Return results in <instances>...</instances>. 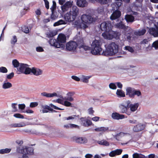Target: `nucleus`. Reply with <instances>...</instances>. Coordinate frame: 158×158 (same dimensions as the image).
Here are the masks:
<instances>
[{"instance_id":"nucleus-51","label":"nucleus","mask_w":158,"mask_h":158,"mask_svg":"<svg viewBox=\"0 0 158 158\" xmlns=\"http://www.w3.org/2000/svg\"><path fill=\"white\" fill-rule=\"evenodd\" d=\"M38 105V103L37 102H32L30 103V106L31 108H33L37 106Z\"/></svg>"},{"instance_id":"nucleus-20","label":"nucleus","mask_w":158,"mask_h":158,"mask_svg":"<svg viewBox=\"0 0 158 158\" xmlns=\"http://www.w3.org/2000/svg\"><path fill=\"white\" fill-rule=\"evenodd\" d=\"M125 19L128 23H132L135 20L134 16L131 15L127 14L125 16Z\"/></svg>"},{"instance_id":"nucleus-8","label":"nucleus","mask_w":158,"mask_h":158,"mask_svg":"<svg viewBox=\"0 0 158 158\" xmlns=\"http://www.w3.org/2000/svg\"><path fill=\"white\" fill-rule=\"evenodd\" d=\"M112 26L109 21H104L100 25V29L102 31L104 32H107L109 31L110 28H112Z\"/></svg>"},{"instance_id":"nucleus-23","label":"nucleus","mask_w":158,"mask_h":158,"mask_svg":"<svg viewBox=\"0 0 158 158\" xmlns=\"http://www.w3.org/2000/svg\"><path fill=\"white\" fill-rule=\"evenodd\" d=\"M74 94L75 93L74 92H69L67 94V96L65 97L64 99L70 102L73 101L74 100V99L73 98V96Z\"/></svg>"},{"instance_id":"nucleus-6","label":"nucleus","mask_w":158,"mask_h":158,"mask_svg":"<svg viewBox=\"0 0 158 158\" xmlns=\"http://www.w3.org/2000/svg\"><path fill=\"white\" fill-rule=\"evenodd\" d=\"M112 28H110L109 31L102 33V36L105 39L111 40L116 38L118 36V32L112 30Z\"/></svg>"},{"instance_id":"nucleus-60","label":"nucleus","mask_w":158,"mask_h":158,"mask_svg":"<svg viewBox=\"0 0 158 158\" xmlns=\"http://www.w3.org/2000/svg\"><path fill=\"white\" fill-rule=\"evenodd\" d=\"M36 14L39 16L41 15V12L40 8L37 9L35 11Z\"/></svg>"},{"instance_id":"nucleus-27","label":"nucleus","mask_w":158,"mask_h":158,"mask_svg":"<svg viewBox=\"0 0 158 158\" xmlns=\"http://www.w3.org/2000/svg\"><path fill=\"white\" fill-rule=\"evenodd\" d=\"M91 2H94L95 1H98L102 4H107L111 2V0H89Z\"/></svg>"},{"instance_id":"nucleus-62","label":"nucleus","mask_w":158,"mask_h":158,"mask_svg":"<svg viewBox=\"0 0 158 158\" xmlns=\"http://www.w3.org/2000/svg\"><path fill=\"white\" fill-rule=\"evenodd\" d=\"M36 51L38 52H42L44 51V50L42 47H39L36 48Z\"/></svg>"},{"instance_id":"nucleus-22","label":"nucleus","mask_w":158,"mask_h":158,"mask_svg":"<svg viewBox=\"0 0 158 158\" xmlns=\"http://www.w3.org/2000/svg\"><path fill=\"white\" fill-rule=\"evenodd\" d=\"M77 4L78 6L83 7L87 6V3L85 0H77Z\"/></svg>"},{"instance_id":"nucleus-10","label":"nucleus","mask_w":158,"mask_h":158,"mask_svg":"<svg viewBox=\"0 0 158 158\" xmlns=\"http://www.w3.org/2000/svg\"><path fill=\"white\" fill-rule=\"evenodd\" d=\"M114 26L115 28L123 30L124 31H126L128 29L130 30L131 28L130 27L126 26L122 21L115 24Z\"/></svg>"},{"instance_id":"nucleus-9","label":"nucleus","mask_w":158,"mask_h":158,"mask_svg":"<svg viewBox=\"0 0 158 158\" xmlns=\"http://www.w3.org/2000/svg\"><path fill=\"white\" fill-rule=\"evenodd\" d=\"M77 42L78 44V48L80 49H83L85 51L91 50V47L85 44L83 38L78 40Z\"/></svg>"},{"instance_id":"nucleus-18","label":"nucleus","mask_w":158,"mask_h":158,"mask_svg":"<svg viewBox=\"0 0 158 158\" xmlns=\"http://www.w3.org/2000/svg\"><path fill=\"white\" fill-rule=\"evenodd\" d=\"M111 117L113 119L116 120L123 119L125 118V115H124L120 114L117 112L112 113Z\"/></svg>"},{"instance_id":"nucleus-29","label":"nucleus","mask_w":158,"mask_h":158,"mask_svg":"<svg viewBox=\"0 0 158 158\" xmlns=\"http://www.w3.org/2000/svg\"><path fill=\"white\" fill-rule=\"evenodd\" d=\"M109 130V128L108 127H101L94 129V131L97 132H105L106 131H108Z\"/></svg>"},{"instance_id":"nucleus-34","label":"nucleus","mask_w":158,"mask_h":158,"mask_svg":"<svg viewBox=\"0 0 158 158\" xmlns=\"http://www.w3.org/2000/svg\"><path fill=\"white\" fill-rule=\"evenodd\" d=\"M24 126V123H12L10 125L11 127H23Z\"/></svg>"},{"instance_id":"nucleus-4","label":"nucleus","mask_w":158,"mask_h":158,"mask_svg":"<svg viewBox=\"0 0 158 158\" xmlns=\"http://www.w3.org/2000/svg\"><path fill=\"white\" fill-rule=\"evenodd\" d=\"M81 19L82 22L83 23L82 26L85 28L88 27L87 24H89L95 21V19L92 16L86 14H83L81 15Z\"/></svg>"},{"instance_id":"nucleus-31","label":"nucleus","mask_w":158,"mask_h":158,"mask_svg":"<svg viewBox=\"0 0 158 158\" xmlns=\"http://www.w3.org/2000/svg\"><path fill=\"white\" fill-rule=\"evenodd\" d=\"M97 143L99 144L104 146H109L110 145L109 142L104 139H103L101 141H97Z\"/></svg>"},{"instance_id":"nucleus-37","label":"nucleus","mask_w":158,"mask_h":158,"mask_svg":"<svg viewBox=\"0 0 158 158\" xmlns=\"http://www.w3.org/2000/svg\"><path fill=\"white\" fill-rule=\"evenodd\" d=\"M12 63L15 68H17L19 66V65H20L19 62L16 59L13 60Z\"/></svg>"},{"instance_id":"nucleus-48","label":"nucleus","mask_w":158,"mask_h":158,"mask_svg":"<svg viewBox=\"0 0 158 158\" xmlns=\"http://www.w3.org/2000/svg\"><path fill=\"white\" fill-rule=\"evenodd\" d=\"M109 87L111 89H116V86L114 83H111L110 84Z\"/></svg>"},{"instance_id":"nucleus-56","label":"nucleus","mask_w":158,"mask_h":158,"mask_svg":"<svg viewBox=\"0 0 158 158\" xmlns=\"http://www.w3.org/2000/svg\"><path fill=\"white\" fill-rule=\"evenodd\" d=\"M14 76V73L13 72H12L7 76L6 78L8 79H12Z\"/></svg>"},{"instance_id":"nucleus-28","label":"nucleus","mask_w":158,"mask_h":158,"mask_svg":"<svg viewBox=\"0 0 158 158\" xmlns=\"http://www.w3.org/2000/svg\"><path fill=\"white\" fill-rule=\"evenodd\" d=\"M150 33L154 37H157L158 36V27H156V29L152 28L150 30Z\"/></svg>"},{"instance_id":"nucleus-19","label":"nucleus","mask_w":158,"mask_h":158,"mask_svg":"<svg viewBox=\"0 0 158 158\" xmlns=\"http://www.w3.org/2000/svg\"><path fill=\"white\" fill-rule=\"evenodd\" d=\"M123 152L122 149H117L111 151L109 154V156L111 157L120 155Z\"/></svg>"},{"instance_id":"nucleus-32","label":"nucleus","mask_w":158,"mask_h":158,"mask_svg":"<svg viewBox=\"0 0 158 158\" xmlns=\"http://www.w3.org/2000/svg\"><path fill=\"white\" fill-rule=\"evenodd\" d=\"M146 31L145 29H143L142 30L138 31H135L134 34L135 35L138 36H141L144 35L146 32Z\"/></svg>"},{"instance_id":"nucleus-11","label":"nucleus","mask_w":158,"mask_h":158,"mask_svg":"<svg viewBox=\"0 0 158 158\" xmlns=\"http://www.w3.org/2000/svg\"><path fill=\"white\" fill-rule=\"evenodd\" d=\"M130 102L128 101L127 102V105L125 106L123 105H121L119 106V108L121 110V113H125L128 115H130L131 114V112L128 111L129 109V104Z\"/></svg>"},{"instance_id":"nucleus-41","label":"nucleus","mask_w":158,"mask_h":158,"mask_svg":"<svg viewBox=\"0 0 158 158\" xmlns=\"http://www.w3.org/2000/svg\"><path fill=\"white\" fill-rule=\"evenodd\" d=\"M42 107L44 109H46V110H48L51 111H53L55 112H56V110H54L52 109L49 106H48V105L43 106Z\"/></svg>"},{"instance_id":"nucleus-58","label":"nucleus","mask_w":158,"mask_h":158,"mask_svg":"<svg viewBox=\"0 0 158 158\" xmlns=\"http://www.w3.org/2000/svg\"><path fill=\"white\" fill-rule=\"evenodd\" d=\"M45 3V7L47 9L49 8V2L47 0H43Z\"/></svg>"},{"instance_id":"nucleus-55","label":"nucleus","mask_w":158,"mask_h":158,"mask_svg":"<svg viewBox=\"0 0 158 158\" xmlns=\"http://www.w3.org/2000/svg\"><path fill=\"white\" fill-rule=\"evenodd\" d=\"M64 5L66 6L68 8H69L72 6V4L70 2L68 1L65 2V3L64 4Z\"/></svg>"},{"instance_id":"nucleus-57","label":"nucleus","mask_w":158,"mask_h":158,"mask_svg":"<svg viewBox=\"0 0 158 158\" xmlns=\"http://www.w3.org/2000/svg\"><path fill=\"white\" fill-rule=\"evenodd\" d=\"M36 76H38L42 74V71L39 69H36Z\"/></svg>"},{"instance_id":"nucleus-44","label":"nucleus","mask_w":158,"mask_h":158,"mask_svg":"<svg viewBox=\"0 0 158 158\" xmlns=\"http://www.w3.org/2000/svg\"><path fill=\"white\" fill-rule=\"evenodd\" d=\"M8 71L7 69L4 67H0V72L3 73H7Z\"/></svg>"},{"instance_id":"nucleus-42","label":"nucleus","mask_w":158,"mask_h":158,"mask_svg":"<svg viewBox=\"0 0 158 158\" xmlns=\"http://www.w3.org/2000/svg\"><path fill=\"white\" fill-rule=\"evenodd\" d=\"M78 118L79 117V115H73L71 116H69L68 117H65V118L64 119L66 120H69L70 119H74L75 118H76V117Z\"/></svg>"},{"instance_id":"nucleus-45","label":"nucleus","mask_w":158,"mask_h":158,"mask_svg":"<svg viewBox=\"0 0 158 158\" xmlns=\"http://www.w3.org/2000/svg\"><path fill=\"white\" fill-rule=\"evenodd\" d=\"M14 116L17 118H23L24 116L21 114L19 113H16L14 114Z\"/></svg>"},{"instance_id":"nucleus-14","label":"nucleus","mask_w":158,"mask_h":158,"mask_svg":"<svg viewBox=\"0 0 158 158\" xmlns=\"http://www.w3.org/2000/svg\"><path fill=\"white\" fill-rule=\"evenodd\" d=\"M33 149L32 147H26L24 148H23L21 152V153L27 154L29 155H31L33 153Z\"/></svg>"},{"instance_id":"nucleus-63","label":"nucleus","mask_w":158,"mask_h":158,"mask_svg":"<svg viewBox=\"0 0 158 158\" xmlns=\"http://www.w3.org/2000/svg\"><path fill=\"white\" fill-rule=\"evenodd\" d=\"M72 78L74 80L77 81H80V78L76 76H72Z\"/></svg>"},{"instance_id":"nucleus-61","label":"nucleus","mask_w":158,"mask_h":158,"mask_svg":"<svg viewBox=\"0 0 158 158\" xmlns=\"http://www.w3.org/2000/svg\"><path fill=\"white\" fill-rule=\"evenodd\" d=\"M88 111L89 114H90L93 115L94 114V110H93V108H92V107H91V108H89L88 109Z\"/></svg>"},{"instance_id":"nucleus-25","label":"nucleus","mask_w":158,"mask_h":158,"mask_svg":"<svg viewBox=\"0 0 158 158\" xmlns=\"http://www.w3.org/2000/svg\"><path fill=\"white\" fill-rule=\"evenodd\" d=\"M139 106V104L138 103H135L134 104H131L129 105V108H130V110L131 112H134L136 111Z\"/></svg>"},{"instance_id":"nucleus-43","label":"nucleus","mask_w":158,"mask_h":158,"mask_svg":"<svg viewBox=\"0 0 158 158\" xmlns=\"http://www.w3.org/2000/svg\"><path fill=\"white\" fill-rule=\"evenodd\" d=\"M125 49L126 50H127L128 51L132 53L134 52V50L133 48L130 46H126L125 47Z\"/></svg>"},{"instance_id":"nucleus-13","label":"nucleus","mask_w":158,"mask_h":158,"mask_svg":"<svg viewBox=\"0 0 158 158\" xmlns=\"http://www.w3.org/2000/svg\"><path fill=\"white\" fill-rule=\"evenodd\" d=\"M73 140L79 144H84L87 143L88 140L85 137H73Z\"/></svg>"},{"instance_id":"nucleus-16","label":"nucleus","mask_w":158,"mask_h":158,"mask_svg":"<svg viewBox=\"0 0 158 158\" xmlns=\"http://www.w3.org/2000/svg\"><path fill=\"white\" fill-rule=\"evenodd\" d=\"M83 125L85 127H88L91 125L92 122L89 119H86L85 118L81 117L80 118Z\"/></svg>"},{"instance_id":"nucleus-38","label":"nucleus","mask_w":158,"mask_h":158,"mask_svg":"<svg viewBox=\"0 0 158 158\" xmlns=\"http://www.w3.org/2000/svg\"><path fill=\"white\" fill-rule=\"evenodd\" d=\"M56 2L54 1H53L52 5L50 8V9L51 10V12H53V11H55V10L56 9Z\"/></svg>"},{"instance_id":"nucleus-53","label":"nucleus","mask_w":158,"mask_h":158,"mask_svg":"<svg viewBox=\"0 0 158 158\" xmlns=\"http://www.w3.org/2000/svg\"><path fill=\"white\" fill-rule=\"evenodd\" d=\"M122 1L116 2L115 3V6L116 8H118L122 4Z\"/></svg>"},{"instance_id":"nucleus-64","label":"nucleus","mask_w":158,"mask_h":158,"mask_svg":"<svg viewBox=\"0 0 158 158\" xmlns=\"http://www.w3.org/2000/svg\"><path fill=\"white\" fill-rule=\"evenodd\" d=\"M25 107V105L24 104H21L19 105V108L21 110H23Z\"/></svg>"},{"instance_id":"nucleus-3","label":"nucleus","mask_w":158,"mask_h":158,"mask_svg":"<svg viewBox=\"0 0 158 158\" xmlns=\"http://www.w3.org/2000/svg\"><path fill=\"white\" fill-rule=\"evenodd\" d=\"M102 43L100 39H95L91 44V53L93 55H102Z\"/></svg>"},{"instance_id":"nucleus-40","label":"nucleus","mask_w":158,"mask_h":158,"mask_svg":"<svg viewBox=\"0 0 158 158\" xmlns=\"http://www.w3.org/2000/svg\"><path fill=\"white\" fill-rule=\"evenodd\" d=\"M17 37L15 35H14L13 36L12 39H11V44L15 45V43L17 42Z\"/></svg>"},{"instance_id":"nucleus-21","label":"nucleus","mask_w":158,"mask_h":158,"mask_svg":"<svg viewBox=\"0 0 158 158\" xmlns=\"http://www.w3.org/2000/svg\"><path fill=\"white\" fill-rule=\"evenodd\" d=\"M78 9L77 6H73L72 10L69 12L73 15V17L76 18L78 14Z\"/></svg>"},{"instance_id":"nucleus-47","label":"nucleus","mask_w":158,"mask_h":158,"mask_svg":"<svg viewBox=\"0 0 158 158\" xmlns=\"http://www.w3.org/2000/svg\"><path fill=\"white\" fill-rule=\"evenodd\" d=\"M152 47H154L155 49L158 48V40L154 42L152 44Z\"/></svg>"},{"instance_id":"nucleus-46","label":"nucleus","mask_w":158,"mask_h":158,"mask_svg":"<svg viewBox=\"0 0 158 158\" xmlns=\"http://www.w3.org/2000/svg\"><path fill=\"white\" fill-rule=\"evenodd\" d=\"M31 72V68L29 67H27L24 71L23 72V73L26 74H28L30 73Z\"/></svg>"},{"instance_id":"nucleus-49","label":"nucleus","mask_w":158,"mask_h":158,"mask_svg":"<svg viewBox=\"0 0 158 158\" xmlns=\"http://www.w3.org/2000/svg\"><path fill=\"white\" fill-rule=\"evenodd\" d=\"M22 30L23 32L26 33H28L29 32V29L27 26L23 27L22 28Z\"/></svg>"},{"instance_id":"nucleus-39","label":"nucleus","mask_w":158,"mask_h":158,"mask_svg":"<svg viewBox=\"0 0 158 158\" xmlns=\"http://www.w3.org/2000/svg\"><path fill=\"white\" fill-rule=\"evenodd\" d=\"M90 77L85 76H83L82 78L81 79V81L84 83H88L89 81L88 79Z\"/></svg>"},{"instance_id":"nucleus-7","label":"nucleus","mask_w":158,"mask_h":158,"mask_svg":"<svg viewBox=\"0 0 158 158\" xmlns=\"http://www.w3.org/2000/svg\"><path fill=\"white\" fill-rule=\"evenodd\" d=\"M78 47V43L74 41H71L68 42L66 44V49L67 51L76 52L77 48Z\"/></svg>"},{"instance_id":"nucleus-30","label":"nucleus","mask_w":158,"mask_h":158,"mask_svg":"<svg viewBox=\"0 0 158 158\" xmlns=\"http://www.w3.org/2000/svg\"><path fill=\"white\" fill-rule=\"evenodd\" d=\"M116 94L119 97H124L125 96V92L121 89H117Z\"/></svg>"},{"instance_id":"nucleus-50","label":"nucleus","mask_w":158,"mask_h":158,"mask_svg":"<svg viewBox=\"0 0 158 158\" xmlns=\"http://www.w3.org/2000/svg\"><path fill=\"white\" fill-rule=\"evenodd\" d=\"M50 106L52 107L53 108L56 109V110H64V109H62L60 108H59L56 106L52 104H50Z\"/></svg>"},{"instance_id":"nucleus-2","label":"nucleus","mask_w":158,"mask_h":158,"mask_svg":"<svg viewBox=\"0 0 158 158\" xmlns=\"http://www.w3.org/2000/svg\"><path fill=\"white\" fill-rule=\"evenodd\" d=\"M105 51H103L102 55L107 56H114L118 52V45L115 43L111 42L109 44Z\"/></svg>"},{"instance_id":"nucleus-24","label":"nucleus","mask_w":158,"mask_h":158,"mask_svg":"<svg viewBox=\"0 0 158 158\" xmlns=\"http://www.w3.org/2000/svg\"><path fill=\"white\" fill-rule=\"evenodd\" d=\"M41 95L47 98L53 97L54 96H57V94L56 93H53L52 94H51L47 93L46 92H44L41 93Z\"/></svg>"},{"instance_id":"nucleus-12","label":"nucleus","mask_w":158,"mask_h":158,"mask_svg":"<svg viewBox=\"0 0 158 158\" xmlns=\"http://www.w3.org/2000/svg\"><path fill=\"white\" fill-rule=\"evenodd\" d=\"M145 126L144 124L139 123L135 126L133 128V131L137 132L141 131L144 129Z\"/></svg>"},{"instance_id":"nucleus-54","label":"nucleus","mask_w":158,"mask_h":158,"mask_svg":"<svg viewBox=\"0 0 158 158\" xmlns=\"http://www.w3.org/2000/svg\"><path fill=\"white\" fill-rule=\"evenodd\" d=\"M72 104L70 102H69L67 101H64V105L65 106L69 107L71 106Z\"/></svg>"},{"instance_id":"nucleus-26","label":"nucleus","mask_w":158,"mask_h":158,"mask_svg":"<svg viewBox=\"0 0 158 158\" xmlns=\"http://www.w3.org/2000/svg\"><path fill=\"white\" fill-rule=\"evenodd\" d=\"M28 66L27 64H24L23 63L20 64L19 67L18 69V71L22 73H23L27 67Z\"/></svg>"},{"instance_id":"nucleus-1","label":"nucleus","mask_w":158,"mask_h":158,"mask_svg":"<svg viewBox=\"0 0 158 158\" xmlns=\"http://www.w3.org/2000/svg\"><path fill=\"white\" fill-rule=\"evenodd\" d=\"M66 37L63 34L59 35L57 40L52 39L49 41V44L56 48L64 49L65 47L64 44L66 42Z\"/></svg>"},{"instance_id":"nucleus-15","label":"nucleus","mask_w":158,"mask_h":158,"mask_svg":"<svg viewBox=\"0 0 158 158\" xmlns=\"http://www.w3.org/2000/svg\"><path fill=\"white\" fill-rule=\"evenodd\" d=\"M73 15L70 12L66 13L64 16V19L66 21L69 22H72L76 18L73 17Z\"/></svg>"},{"instance_id":"nucleus-35","label":"nucleus","mask_w":158,"mask_h":158,"mask_svg":"<svg viewBox=\"0 0 158 158\" xmlns=\"http://www.w3.org/2000/svg\"><path fill=\"white\" fill-rule=\"evenodd\" d=\"M11 151L10 148H6L5 149H2L0 150V154H4L5 153H8Z\"/></svg>"},{"instance_id":"nucleus-52","label":"nucleus","mask_w":158,"mask_h":158,"mask_svg":"<svg viewBox=\"0 0 158 158\" xmlns=\"http://www.w3.org/2000/svg\"><path fill=\"white\" fill-rule=\"evenodd\" d=\"M16 103H12V107L13 108V111L16 112L17 111L18 109L17 107L16 106Z\"/></svg>"},{"instance_id":"nucleus-36","label":"nucleus","mask_w":158,"mask_h":158,"mask_svg":"<svg viewBox=\"0 0 158 158\" xmlns=\"http://www.w3.org/2000/svg\"><path fill=\"white\" fill-rule=\"evenodd\" d=\"M12 86V84L10 82L4 83L2 86V87L4 89L10 88Z\"/></svg>"},{"instance_id":"nucleus-17","label":"nucleus","mask_w":158,"mask_h":158,"mask_svg":"<svg viewBox=\"0 0 158 158\" xmlns=\"http://www.w3.org/2000/svg\"><path fill=\"white\" fill-rule=\"evenodd\" d=\"M121 15V13L118 10H116L111 15L110 19L112 20L116 19L119 18Z\"/></svg>"},{"instance_id":"nucleus-33","label":"nucleus","mask_w":158,"mask_h":158,"mask_svg":"<svg viewBox=\"0 0 158 158\" xmlns=\"http://www.w3.org/2000/svg\"><path fill=\"white\" fill-rule=\"evenodd\" d=\"M133 158H146V156L141 154L135 153L132 155Z\"/></svg>"},{"instance_id":"nucleus-59","label":"nucleus","mask_w":158,"mask_h":158,"mask_svg":"<svg viewBox=\"0 0 158 158\" xmlns=\"http://www.w3.org/2000/svg\"><path fill=\"white\" fill-rule=\"evenodd\" d=\"M70 128H77L78 129H79L80 127L79 126L77 125L73 124H70Z\"/></svg>"},{"instance_id":"nucleus-5","label":"nucleus","mask_w":158,"mask_h":158,"mask_svg":"<svg viewBox=\"0 0 158 158\" xmlns=\"http://www.w3.org/2000/svg\"><path fill=\"white\" fill-rule=\"evenodd\" d=\"M126 95L130 98H134L135 95L139 97L141 95V93L139 90L135 89L130 87H127L126 89Z\"/></svg>"}]
</instances>
